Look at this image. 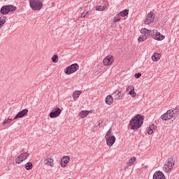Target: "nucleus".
<instances>
[{"label": "nucleus", "mask_w": 179, "mask_h": 179, "mask_svg": "<svg viewBox=\"0 0 179 179\" xmlns=\"http://www.w3.org/2000/svg\"><path fill=\"white\" fill-rule=\"evenodd\" d=\"M178 115H179V105L176 106V108H171L167 110L166 113H164L161 116V118L162 120H163V121H169V120H171V119L176 120V118H177Z\"/></svg>", "instance_id": "obj_1"}, {"label": "nucleus", "mask_w": 179, "mask_h": 179, "mask_svg": "<svg viewBox=\"0 0 179 179\" xmlns=\"http://www.w3.org/2000/svg\"><path fill=\"white\" fill-rule=\"evenodd\" d=\"M143 115H137L134 116L129 122V127L131 129L136 130L139 129L141 127H142V124H143Z\"/></svg>", "instance_id": "obj_2"}, {"label": "nucleus", "mask_w": 179, "mask_h": 179, "mask_svg": "<svg viewBox=\"0 0 179 179\" xmlns=\"http://www.w3.org/2000/svg\"><path fill=\"white\" fill-rule=\"evenodd\" d=\"M29 2V6L34 12L40 11L44 6L41 0H28Z\"/></svg>", "instance_id": "obj_3"}, {"label": "nucleus", "mask_w": 179, "mask_h": 179, "mask_svg": "<svg viewBox=\"0 0 179 179\" xmlns=\"http://www.w3.org/2000/svg\"><path fill=\"white\" fill-rule=\"evenodd\" d=\"M148 37H152L154 40H157V41H162V40H164L165 38V36L164 35H161L160 32L157 31L156 29H148Z\"/></svg>", "instance_id": "obj_4"}, {"label": "nucleus", "mask_w": 179, "mask_h": 179, "mask_svg": "<svg viewBox=\"0 0 179 179\" xmlns=\"http://www.w3.org/2000/svg\"><path fill=\"white\" fill-rule=\"evenodd\" d=\"M173 166H174V159H173V158L168 159L164 165L163 171L167 174H170L173 170Z\"/></svg>", "instance_id": "obj_5"}, {"label": "nucleus", "mask_w": 179, "mask_h": 179, "mask_svg": "<svg viewBox=\"0 0 179 179\" xmlns=\"http://www.w3.org/2000/svg\"><path fill=\"white\" fill-rule=\"evenodd\" d=\"M78 69H79V65H78V64H73L64 69V73H66V75H71L76 72Z\"/></svg>", "instance_id": "obj_6"}, {"label": "nucleus", "mask_w": 179, "mask_h": 179, "mask_svg": "<svg viewBox=\"0 0 179 179\" xmlns=\"http://www.w3.org/2000/svg\"><path fill=\"white\" fill-rule=\"evenodd\" d=\"M61 113H62V110L58 107H56L52 110V112L50 113L49 115L50 118H57V117H59Z\"/></svg>", "instance_id": "obj_7"}, {"label": "nucleus", "mask_w": 179, "mask_h": 179, "mask_svg": "<svg viewBox=\"0 0 179 179\" xmlns=\"http://www.w3.org/2000/svg\"><path fill=\"white\" fill-rule=\"evenodd\" d=\"M27 157H29V153L24 152L20 154V156L16 158L15 163H17V164H20V163H22V162H24Z\"/></svg>", "instance_id": "obj_8"}, {"label": "nucleus", "mask_w": 179, "mask_h": 179, "mask_svg": "<svg viewBox=\"0 0 179 179\" xmlns=\"http://www.w3.org/2000/svg\"><path fill=\"white\" fill-rule=\"evenodd\" d=\"M103 62L105 66H110V65H112L113 62H114V57L112 55L106 56Z\"/></svg>", "instance_id": "obj_9"}, {"label": "nucleus", "mask_w": 179, "mask_h": 179, "mask_svg": "<svg viewBox=\"0 0 179 179\" xmlns=\"http://www.w3.org/2000/svg\"><path fill=\"white\" fill-rule=\"evenodd\" d=\"M102 6H96V10L99 12H103V10H106L108 9V1L106 0H103Z\"/></svg>", "instance_id": "obj_10"}, {"label": "nucleus", "mask_w": 179, "mask_h": 179, "mask_svg": "<svg viewBox=\"0 0 179 179\" xmlns=\"http://www.w3.org/2000/svg\"><path fill=\"white\" fill-rule=\"evenodd\" d=\"M44 164L50 166V167H54V159L51 158L50 155H47L46 157H44Z\"/></svg>", "instance_id": "obj_11"}, {"label": "nucleus", "mask_w": 179, "mask_h": 179, "mask_svg": "<svg viewBox=\"0 0 179 179\" xmlns=\"http://www.w3.org/2000/svg\"><path fill=\"white\" fill-rule=\"evenodd\" d=\"M153 20H155V13H148V15H147L144 23L145 24H150V23H152V22H153Z\"/></svg>", "instance_id": "obj_12"}, {"label": "nucleus", "mask_w": 179, "mask_h": 179, "mask_svg": "<svg viewBox=\"0 0 179 179\" xmlns=\"http://www.w3.org/2000/svg\"><path fill=\"white\" fill-rule=\"evenodd\" d=\"M69 160H71V157H69V156L62 157L60 162V166L63 168L66 167V165L69 163Z\"/></svg>", "instance_id": "obj_13"}, {"label": "nucleus", "mask_w": 179, "mask_h": 179, "mask_svg": "<svg viewBox=\"0 0 179 179\" xmlns=\"http://www.w3.org/2000/svg\"><path fill=\"white\" fill-rule=\"evenodd\" d=\"M27 113H29V109H23L15 116L13 120H17V118H23V117H26V115H27Z\"/></svg>", "instance_id": "obj_14"}, {"label": "nucleus", "mask_w": 179, "mask_h": 179, "mask_svg": "<svg viewBox=\"0 0 179 179\" xmlns=\"http://www.w3.org/2000/svg\"><path fill=\"white\" fill-rule=\"evenodd\" d=\"M106 145L107 146H109V148H111L113 145L115 143L116 138L114 136H112L110 137H106Z\"/></svg>", "instance_id": "obj_15"}, {"label": "nucleus", "mask_w": 179, "mask_h": 179, "mask_svg": "<svg viewBox=\"0 0 179 179\" xmlns=\"http://www.w3.org/2000/svg\"><path fill=\"white\" fill-rule=\"evenodd\" d=\"M153 179H166V176L163 172L158 171L154 173Z\"/></svg>", "instance_id": "obj_16"}, {"label": "nucleus", "mask_w": 179, "mask_h": 179, "mask_svg": "<svg viewBox=\"0 0 179 179\" xmlns=\"http://www.w3.org/2000/svg\"><path fill=\"white\" fill-rule=\"evenodd\" d=\"M136 163V157H131L126 163V169H129V167H131L134 166Z\"/></svg>", "instance_id": "obj_17"}, {"label": "nucleus", "mask_w": 179, "mask_h": 179, "mask_svg": "<svg viewBox=\"0 0 179 179\" xmlns=\"http://www.w3.org/2000/svg\"><path fill=\"white\" fill-rule=\"evenodd\" d=\"M92 113V110H82L79 113V117H80V118H86V117H87L89 114Z\"/></svg>", "instance_id": "obj_18"}, {"label": "nucleus", "mask_w": 179, "mask_h": 179, "mask_svg": "<svg viewBox=\"0 0 179 179\" xmlns=\"http://www.w3.org/2000/svg\"><path fill=\"white\" fill-rule=\"evenodd\" d=\"M113 96L117 100H122V97H124V94L121 91H116L114 92Z\"/></svg>", "instance_id": "obj_19"}, {"label": "nucleus", "mask_w": 179, "mask_h": 179, "mask_svg": "<svg viewBox=\"0 0 179 179\" xmlns=\"http://www.w3.org/2000/svg\"><path fill=\"white\" fill-rule=\"evenodd\" d=\"M0 13L1 15H8L9 13L8 6H3L0 9Z\"/></svg>", "instance_id": "obj_20"}, {"label": "nucleus", "mask_w": 179, "mask_h": 179, "mask_svg": "<svg viewBox=\"0 0 179 179\" xmlns=\"http://www.w3.org/2000/svg\"><path fill=\"white\" fill-rule=\"evenodd\" d=\"M82 93V91L76 90L73 93V99L74 101H76L78 99H79V96H80Z\"/></svg>", "instance_id": "obj_21"}, {"label": "nucleus", "mask_w": 179, "mask_h": 179, "mask_svg": "<svg viewBox=\"0 0 179 179\" xmlns=\"http://www.w3.org/2000/svg\"><path fill=\"white\" fill-rule=\"evenodd\" d=\"M141 36L148 38L149 37V29L143 28L141 30Z\"/></svg>", "instance_id": "obj_22"}, {"label": "nucleus", "mask_w": 179, "mask_h": 179, "mask_svg": "<svg viewBox=\"0 0 179 179\" xmlns=\"http://www.w3.org/2000/svg\"><path fill=\"white\" fill-rule=\"evenodd\" d=\"M152 59L154 62H157L158 60L160 59V54L159 53H155L152 55Z\"/></svg>", "instance_id": "obj_23"}, {"label": "nucleus", "mask_w": 179, "mask_h": 179, "mask_svg": "<svg viewBox=\"0 0 179 179\" xmlns=\"http://www.w3.org/2000/svg\"><path fill=\"white\" fill-rule=\"evenodd\" d=\"M106 104H113V96L111 95L107 96L106 98Z\"/></svg>", "instance_id": "obj_24"}, {"label": "nucleus", "mask_w": 179, "mask_h": 179, "mask_svg": "<svg viewBox=\"0 0 179 179\" xmlns=\"http://www.w3.org/2000/svg\"><path fill=\"white\" fill-rule=\"evenodd\" d=\"M128 13H129V10H124L121 12H120V13H118V15H120V16H121L122 17H124L125 16H127Z\"/></svg>", "instance_id": "obj_25"}, {"label": "nucleus", "mask_w": 179, "mask_h": 179, "mask_svg": "<svg viewBox=\"0 0 179 179\" xmlns=\"http://www.w3.org/2000/svg\"><path fill=\"white\" fill-rule=\"evenodd\" d=\"M4 23H6V17H0V27H2Z\"/></svg>", "instance_id": "obj_26"}, {"label": "nucleus", "mask_w": 179, "mask_h": 179, "mask_svg": "<svg viewBox=\"0 0 179 179\" xmlns=\"http://www.w3.org/2000/svg\"><path fill=\"white\" fill-rule=\"evenodd\" d=\"M7 8L8 9V13L9 12H15L16 10V6L13 5H7Z\"/></svg>", "instance_id": "obj_27"}, {"label": "nucleus", "mask_w": 179, "mask_h": 179, "mask_svg": "<svg viewBox=\"0 0 179 179\" xmlns=\"http://www.w3.org/2000/svg\"><path fill=\"white\" fill-rule=\"evenodd\" d=\"M129 94L131 96V97L135 99V97H136V92H135V88H133L132 90H131V91H129Z\"/></svg>", "instance_id": "obj_28"}, {"label": "nucleus", "mask_w": 179, "mask_h": 179, "mask_svg": "<svg viewBox=\"0 0 179 179\" xmlns=\"http://www.w3.org/2000/svg\"><path fill=\"white\" fill-rule=\"evenodd\" d=\"M121 20V16L120 14H117L113 17V22L114 23H117V22H120Z\"/></svg>", "instance_id": "obj_29"}, {"label": "nucleus", "mask_w": 179, "mask_h": 179, "mask_svg": "<svg viewBox=\"0 0 179 179\" xmlns=\"http://www.w3.org/2000/svg\"><path fill=\"white\" fill-rule=\"evenodd\" d=\"M25 169L26 170H31L33 169V164L31 162H27Z\"/></svg>", "instance_id": "obj_30"}, {"label": "nucleus", "mask_w": 179, "mask_h": 179, "mask_svg": "<svg viewBox=\"0 0 179 179\" xmlns=\"http://www.w3.org/2000/svg\"><path fill=\"white\" fill-rule=\"evenodd\" d=\"M12 121H15V120L13 119H10V118H8L6 121H4L2 124V125L3 127H5V125H6V124H10V122H12Z\"/></svg>", "instance_id": "obj_31"}, {"label": "nucleus", "mask_w": 179, "mask_h": 179, "mask_svg": "<svg viewBox=\"0 0 179 179\" xmlns=\"http://www.w3.org/2000/svg\"><path fill=\"white\" fill-rule=\"evenodd\" d=\"M146 39H147L146 36H143V35H141L138 38V43H143V41H145V40Z\"/></svg>", "instance_id": "obj_32"}, {"label": "nucleus", "mask_w": 179, "mask_h": 179, "mask_svg": "<svg viewBox=\"0 0 179 179\" xmlns=\"http://www.w3.org/2000/svg\"><path fill=\"white\" fill-rule=\"evenodd\" d=\"M52 62H54L55 64H57V62H58V55H54L52 58H51Z\"/></svg>", "instance_id": "obj_33"}, {"label": "nucleus", "mask_w": 179, "mask_h": 179, "mask_svg": "<svg viewBox=\"0 0 179 179\" xmlns=\"http://www.w3.org/2000/svg\"><path fill=\"white\" fill-rule=\"evenodd\" d=\"M111 132H112V130H111V128L107 131L106 136H105V138H110L113 136H111Z\"/></svg>", "instance_id": "obj_34"}, {"label": "nucleus", "mask_w": 179, "mask_h": 179, "mask_svg": "<svg viewBox=\"0 0 179 179\" xmlns=\"http://www.w3.org/2000/svg\"><path fill=\"white\" fill-rule=\"evenodd\" d=\"M147 133L148 135H152V134H153V130L149 127L147 129Z\"/></svg>", "instance_id": "obj_35"}, {"label": "nucleus", "mask_w": 179, "mask_h": 179, "mask_svg": "<svg viewBox=\"0 0 179 179\" xmlns=\"http://www.w3.org/2000/svg\"><path fill=\"white\" fill-rule=\"evenodd\" d=\"M135 87H134V86L132 85H129L127 86V87L126 88L127 92H130L131 90H132L133 89H134Z\"/></svg>", "instance_id": "obj_36"}, {"label": "nucleus", "mask_w": 179, "mask_h": 179, "mask_svg": "<svg viewBox=\"0 0 179 179\" xmlns=\"http://www.w3.org/2000/svg\"><path fill=\"white\" fill-rule=\"evenodd\" d=\"M141 76H142V73H136L134 75V78H136V79H139V78H141Z\"/></svg>", "instance_id": "obj_37"}, {"label": "nucleus", "mask_w": 179, "mask_h": 179, "mask_svg": "<svg viewBox=\"0 0 179 179\" xmlns=\"http://www.w3.org/2000/svg\"><path fill=\"white\" fill-rule=\"evenodd\" d=\"M150 128H151V129L153 131H156V129H157V127L156 126V125H155V124H151L150 126Z\"/></svg>", "instance_id": "obj_38"}, {"label": "nucleus", "mask_w": 179, "mask_h": 179, "mask_svg": "<svg viewBox=\"0 0 179 179\" xmlns=\"http://www.w3.org/2000/svg\"><path fill=\"white\" fill-rule=\"evenodd\" d=\"M86 13H83L82 14H81V17L82 18H84V17H86Z\"/></svg>", "instance_id": "obj_39"}, {"label": "nucleus", "mask_w": 179, "mask_h": 179, "mask_svg": "<svg viewBox=\"0 0 179 179\" xmlns=\"http://www.w3.org/2000/svg\"><path fill=\"white\" fill-rule=\"evenodd\" d=\"M92 132H96V129L94 127L91 128Z\"/></svg>", "instance_id": "obj_40"}, {"label": "nucleus", "mask_w": 179, "mask_h": 179, "mask_svg": "<svg viewBox=\"0 0 179 179\" xmlns=\"http://www.w3.org/2000/svg\"><path fill=\"white\" fill-rule=\"evenodd\" d=\"M89 15H90V13H89V11H87L85 13V16H89Z\"/></svg>", "instance_id": "obj_41"}, {"label": "nucleus", "mask_w": 179, "mask_h": 179, "mask_svg": "<svg viewBox=\"0 0 179 179\" xmlns=\"http://www.w3.org/2000/svg\"><path fill=\"white\" fill-rule=\"evenodd\" d=\"M143 169H149V166H148V165H145L144 167H143Z\"/></svg>", "instance_id": "obj_42"}, {"label": "nucleus", "mask_w": 179, "mask_h": 179, "mask_svg": "<svg viewBox=\"0 0 179 179\" xmlns=\"http://www.w3.org/2000/svg\"><path fill=\"white\" fill-rule=\"evenodd\" d=\"M101 124V123L99 122V123L98 124V126L100 127V124Z\"/></svg>", "instance_id": "obj_43"}, {"label": "nucleus", "mask_w": 179, "mask_h": 179, "mask_svg": "<svg viewBox=\"0 0 179 179\" xmlns=\"http://www.w3.org/2000/svg\"><path fill=\"white\" fill-rule=\"evenodd\" d=\"M9 170H10L9 168H8V169H6L7 171H9Z\"/></svg>", "instance_id": "obj_44"}, {"label": "nucleus", "mask_w": 179, "mask_h": 179, "mask_svg": "<svg viewBox=\"0 0 179 179\" xmlns=\"http://www.w3.org/2000/svg\"><path fill=\"white\" fill-rule=\"evenodd\" d=\"M83 1H87V0H83Z\"/></svg>", "instance_id": "obj_45"}]
</instances>
